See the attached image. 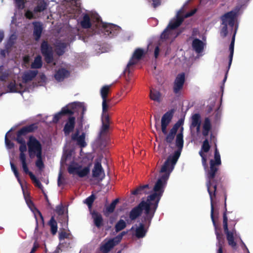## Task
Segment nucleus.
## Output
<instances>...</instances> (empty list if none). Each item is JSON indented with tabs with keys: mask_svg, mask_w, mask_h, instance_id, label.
<instances>
[{
	"mask_svg": "<svg viewBox=\"0 0 253 253\" xmlns=\"http://www.w3.org/2000/svg\"><path fill=\"white\" fill-rule=\"evenodd\" d=\"M39 244L37 242H35L34 244L33 247L32 249V250L30 253H34L36 252V251L39 248Z\"/></svg>",
	"mask_w": 253,
	"mask_h": 253,
	"instance_id": "obj_55",
	"label": "nucleus"
},
{
	"mask_svg": "<svg viewBox=\"0 0 253 253\" xmlns=\"http://www.w3.org/2000/svg\"><path fill=\"white\" fill-rule=\"evenodd\" d=\"M126 222L123 219H120L115 225L116 232H119L124 229L126 227Z\"/></svg>",
	"mask_w": 253,
	"mask_h": 253,
	"instance_id": "obj_44",
	"label": "nucleus"
},
{
	"mask_svg": "<svg viewBox=\"0 0 253 253\" xmlns=\"http://www.w3.org/2000/svg\"><path fill=\"white\" fill-rule=\"evenodd\" d=\"M197 11L196 9L185 13V6L182 7L177 13L176 18L171 20L167 29L161 35V40L171 42L179 34L177 28L181 24L184 18L193 15Z\"/></svg>",
	"mask_w": 253,
	"mask_h": 253,
	"instance_id": "obj_3",
	"label": "nucleus"
},
{
	"mask_svg": "<svg viewBox=\"0 0 253 253\" xmlns=\"http://www.w3.org/2000/svg\"><path fill=\"white\" fill-rule=\"evenodd\" d=\"M237 28L236 27V29L234 30V32L233 35V37L232 39V41L229 46V50H230V55H229V65H228V69H229L231 64L232 63V59H233V53H234V42H235V35L237 32Z\"/></svg>",
	"mask_w": 253,
	"mask_h": 253,
	"instance_id": "obj_32",
	"label": "nucleus"
},
{
	"mask_svg": "<svg viewBox=\"0 0 253 253\" xmlns=\"http://www.w3.org/2000/svg\"><path fill=\"white\" fill-rule=\"evenodd\" d=\"M30 1V0H15V3L17 8L23 9L24 7L25 3Z\"/></svg>",
	"mask_w": 253,
	"mask_h": 253,
	"instance_id": "obj_47",
	"label": "nucleus"
},
{
	"mask_svg": "<svg viewBox=\"0 0 253 253\" xmlns=\"http://www.w3.org/2000/svg\"><path fill=\"white\" fill-rule=\"evenodd\" d=\"M201 117L199 114L192 115L191 117L190 126L191 131H196L198 135H200L201 133L205 136L208 135L211 128L210 120L208 118L205 119L202 124V129H201Z\"/></svg>",
	"mask_w": 253,
	"mask_h": 253,
	"instance_id": "obj_6",
	"label": "nucleus"
},
{
	"mask_svg": "<svg viewBox=\"0 0 253 253\" xmlns=\"http://www.w3.org/2000/svg\"><path fill=\"white\" fill-rule=\"evenodd\" d=\"M46 7V3L43 0H39L37 5L34 9V13L30 10H27L25 13V16L28 19L36 18L37 13L43 11Z\"/></svg>",
	"mask_w": 253,
	"mask_h": 253,
	"instance_id": "obj_19",
	"label": "nucleus"
},
{
	"mask_svg": "<svg viewBox=\"0 0 253 253\" xmlns=\"http://www.w3.org/2000/svg\"><path fill=\"white\" fill-rule=\"evenodd\" d=\"M81 26L85 29L90 28L91 25L90 19L87 14H84L83 19L80 21Z\"/></svg>",
	"mask_w": 253,
	"mask_h": 253,
	"instance_id": "obj_37",
	"label": "nucleus"
},
{
	"mask_svg": "<svg viewBox=\"0 0 253 253\" xmlns=\"http://www.w3.org/2000/svg\"><path fill=\"white\" fill-rule=\"evenodd\" d=\"M19 151L20 152L19 155V159L21 163L23 170H27L28 163L27 160L26 155L25 152L27 151V147L26 143L21 144L19 147Z\"/></svg>",
	"mask_w": 253,
	"mask_h": 253,
	"instance_id": "obj_25",
	"label": "nucleus"
},
{
	"mask_svg": "<svg viewBox=\"0 0 253 253\" xmlns=\"http://www.w3.org/2000/svg\"><path fill=\"white\" fill-rule=\"evenodd\" d=\"M149 2H152V5L156 7L160 4V0H147Z\"/></svg>",
	"mask_w": 253,
	"mask_h": 253,
	"instance_id": "obj_54",
	"label": "nucleus"
},
{
	"mask_svg": "<svg viewBox=\"0 0 253 253\" xmlns=\"http://www.w3.org/2000/svg\"><path fill=\"white\" fill-rule=\"evenodd\" d=\"M91 159L84 158L82 161H73L68 167V172L73 176L85 177L90 171Z\"/></svg>",
	"mask_w": 253,
	"mask_h": 253,
	"instance_id": "obj_5",
	"label": "nucleus"
},
{
	"mask_svg": "<svg viewBox=\"0 0 253 253\" xmlns=\"http://www.w3.org/2000/svg\"><path fill=\"white\" fill-rule=\"evenodd\" d=\"M62 172H61V171H60L59 175H58V185L59 186H60L62 184Z\"/></svg>",
	"mask_w": 253,
	"mask_h": 253,
	"instance_id": "obj_56",
	"label": "nucleus"
},
{
	"mask_svg": "<svg viewBox=\"0 0 253 253\" xmlns=\"http://www.w3.org/2000/svg\"><path fill=\"white\" fill-rule=\"evenodd\" d=\"M91 214L94 224L98 228H100L103 224V218L102 215L100 213L95 211L91 212Z\"/></svg>",
	"mask_w": 253,
	"mask_h": 253,
	"instance_id": "obj_29",
	"label": "nucleus"
},
{
	"mask_svg": "<svg viewBox=\"0 0 253 253\" xmlns=\"http://www.w3.org/2000/svg\"><path fill=\"white\" fill-rule=\"evenodd\" d=\"M159 54V47L158 46H156L155 49L154 51V55L155 58H157Z\"/></svg>",
	"mask_w": 253,
	"mask_h": 253,
	"instance_id": "obj_58",
	"label": "nucleus"
},
{
	"mask_svg": "<svg viewBox=\"0 0 253 253\" xmlns=\"http://www.w3.org/2000/svg\"><path fill=\"white\" fill-rule=\"evenodd\" d=\"M37 71L29 70L25 72L22 76V82L17 83L15 80L10 82L7 85V89L10 92L23 93L25 91H30L32 89L31 81L37 76Z\"/></svg>",
	"mask_w": 253,
	"mask_h": 253,
	"instance_id": "obj_4",
	"label": "nucleus"
},
{
	"mask_svg": "<svg viewBox=\"0 0 253 253\" xmlns=\"http://www.w3.org/2000/svg\"><path fill=\"white\" fill-rule=\"evenodd\" d=\"M10 164L11 169H12V171L13 172L15 176L16 177L18 182L19 183V184H20V185L21 186V188H22L23 192V194H24V196L25 198V201H26L28 206L30 209V210L33 212H34L35 214V211H36L39 214V215L41 216V217L42 219V217L41 213L34 207L33 203L32 202L31 200H30V197L28 196V195H27L25 193V192L23 189V186H22V184L21 183V181L19 177V173H18V171L16 168L15 167V166H14V165L13 164V163L12 162H10Z\"/></svg>",
	"mask_w": 253,
	"mask_h": 253,
	"instance_id": "obj_13",
	"label": "nucleus"
},
{
	"mask_svg": "<svg viewBox=\"0 0 253 253\" xmlns=\"http://www.w3.org/2000/svg\"><path fill=\"white\" fill-rule=\"evenodd\" d=\"M3 37H4L3 32L2 31L0 30V42H1L2 41Z\"/></svg>",
	"mask_w": 253,
	"mask_h": 253,
	"instance_id": "obj_59",
	"label": "nucleus"
},
{
	"mask_svg": "<svg viewBox=\"0 0 253 253\" xmlns=\"http://www.w3.org/2000/svg\"><path fill=\"white\" fill-rule=\"evenodd\" d=\"M227 221V217L226 214L224 213L223 221V228L224 232L226 235L227 240L229 245L233 249H236L237 243H238L239 241H240L243 245V247L245 248L248 252H249L247 247L241 240L240 235L237 233L236 230L234 228L231 230H228Z\"/></svg>",
	"mask_w": 253,
	"mask_h": 253,
	"instance_id": "obj_9",
	"label": "nucleus"
},
{
	"mask_svg": "<svg viewBox=\"0 0 253 253\" xmlns=\"http://www.w3.org/2000/svg\"><path fill=\"white\" fill-rule=\"evenodd\" d=\"M15 39L16 36L15 35H12L7 41V44L6 45V48H8L9 46H11L14 43V41Z\"/></svg>",
	"mask_w": 253,
	"mask_h": 253,
	"instance_id": "obj_53",
	"label": "nucleus"
},
{
	"mask_svg": "<svg viewBox=\"0 0 253 253\" xmlns=\"http://www.w3.org/2000/svg\"><path fill=\"white\" fill-rule=\"evenodd\" d=\"M85 133L81 132L79 129H77L76 132L72 135V139L77 142V144L81 148L86 146V143L84 141Z\"/></svg>",
	"mask_w": 253,
	"mask_h": 253,
	"instance_id": "obj_24",
	"label": "nucleus"
},
{
	"mask_svg": "<svg viewBox=\"0 0 253 253\" xmlns=\"http://www.w3.org/2000/svg\"><path fill=\"white\" fill-rule=\"evenodd\" d=\"M23 60L25 63H28L29 61V56H25L24 57Z\"/></svg>",
	"mask_w": 253,
	"mask_h": 253,
	"instance_id": "obj_60",
	"label": "nucleus"
},
{
	"mask_svg": "<svg viewBox=\"0 0 253 253\" xmlns=\"http://www.w3.org/2000/svg\"><path fill=\"white\" fill-rule=\"evenodd\" d=\"M42 57L40 55L37 56L34 62L31 64V68L33 69H39L42 67Z\"/></svg>",
	"mask_w": 253,
	"mask_h": 253,
	"instance_id": "obj_41",
	"label": "nucleus"
},
{
	"mask_svg": "<svg viewBox=\"0 0 253 253\" xmlns=\"http://www.w3.org/2000/svg\"><path fill=\"white\" fill-rule=\"evenodd\" d=\"M5 51L4 50H2L1 52V55L3 56H5Z\"/></svg>",
	"mask_w": 253,
	"mask_h": 253,
	"instance_id": "obj_62",
	"label": "nucleus"
},
{
	"mask_svg": "<svg viewBox=\"0 0 253 253\" xmlns=\"http://www.w3.org/2000/svg\"><path fill=\"white\" fill-rule=\"evenodd\" d=\"M240 10L239 7H236L233 10L226 13L221 17L222 25H223L220 31V35L223 37H225L229 31L233 30L235 25L238 28L236 24V17ZM236 27H235V29Z\"/></svg>",
	"mask_w": 253,
	"mask_h": 253,
	"instance_id": "obj_7",
	"label": "nucleus"
},
{
	"mask_svg": "<svg viewBox=\"0 0 253 253\" xmlns=\"http://www.w3.org/2000/svg\"><path fill=\"white\" fill-rule=\"evenodd\" d=\"M28 154L30 158L39 157L42 155V147L40 142L35 137H29L27 142Z\"/></svg>",
	"mask_w": 253,
	"mask_h": 253,
	"instance_id": "obj_11",
	"label": "nucleus"
},
{
	"mask_svg": "<svg viewBox=\"0 0 253 253\" xmlns=\"http://www.w3.org/2000/svg\"><path fill=\"white\" fill-rule=\"evenodd\" d=\"M183 136L182 131L178 133L176 137L175 145L178 150L172 155L169 156L160 171L159 176L152 193L148 197L146 201H142L139 205L134 208L130 212L129 217L131 220L136 219L143 211L145 214V222L150 223L154 213L157 208L159 201L164 191L167 181L170 173L173 170L183 146Z\"/></svg>",
	"mask_w": 253,
	"mask_h": 253,
	"instance_id": "obj_1",
	"label": "nucleus"
},
{
	"mask_svg": "<svg viewBox=\"0 0 253 253\" xmlns=\"http://www.w3.org/2000/svg\"><path fill=\"white\" fill-rule=\"evenodd\" d=\"M92 176L97 180H102L105 177V172L101 164V159L96 160L92 169Z\"/></svg>",
	"mask_w": 253,
	"mask_h": 253,
	"instance_id": "obj_17",
	"label": "nucleus"
},
{
	"mask_svg": "<svg viewBox=\"0 0 253 253\" xmlns=\"http://www.w3.org/2000/svg\"><path fill=\"white\" fill-rule=\"evenodd\" d=\"M118 201V199H116L113 201L111 204L106 208L104 211V214L108 216L109 214L112 213L114 211Z\"/></svg>",
	"mask_w": 253,
	"mask_h": 253,
	"instance_id": "obj_40",
	"label": "nucleus"
},
{
	"mask_svg": "<svg viewBox=\"0 0 253 253\" xmlns=\"http://www.w3.org/2000/svg\"><path fill=\"white\" fill-rule=\"evenodd\" d=\"M49 224L50 226L51 233L53 235L55 234L57 231V225L56 221L55 220L53 217H52L50 219Z\"/></svg>",
	"mask_w": 253,
	"mask_h": 253,
	"instance_id": "obj_43",
	"label": "nucleus"
},
{
	"mask_svg": "<svg viewBox=\"0 0 253 253\" xmlns=\"http://www.w3.org/2000/svg\"><path fill=\"white\" fill-rule=\"evenodd\" d=\"M94 199V196L93 195H91L84 200V203L88 206L89 208H90Z\"/></svg>",
	"mask_w": 253,
	"mask_h": 253,
	"instance_id": "obj_48",
	"label": "nucleus"
},
{
	"mask_svg": "<svg viewBox=\"0 0 253 253\" xmlns=\"http://www.w3.org/2000/svg\"><path fill=\"white\" fill-rule=\"evenodd\" d=\"M91 19L92 21L96 22L95 26L101 28L100 30L101 32L104 33L105 35L109 36L111 37H113L117 35L120 31V27L117 25L103 23L100 20L99 16L96 13L92 14Z\"/></svg>",
	"mask_w": 253,
	"mask_h": 253,
	"instance_id": "obj_10",
	"label": "nucleus"
},
{
	"mask_svg": "<svg viewBox=\"0 0 253 253\" xmlns=\"http://www.w3.org/2000/svg\"><path fill=\"white\" fill-rule=\"evenodd\" d=\"M218 211L214 210V208H211V216L214 227L215 233L216 236V239L217 240V246L218 247V249L217 253H222V247L224 243V237L222 234H220L218 231L217 226L215 223V220L218 218Z\"/></svg>",
	"mask_w": 253,
	"mask_h": 253,
	"instance_id": "obj_12",
	"label": "nucleus"
},
{
	"mask_svg": "<svg viewBox=\"0 0 253 253\" xmlns=\"http://www.w3.org/2000/svg\"><path fill=\"white\" fill-rule=\"evenodd\" d=\"M33 24L34 26V35L36 40L38 41L40 39L42 32V25L39 22H34Z\"/></svg>",
	"mask_w": 253,
	"mask_h": 253,
	"instance_id": "obj_35",
	"label": "nucleus"
},
{
	"mask_svg": "<svg viewBox=\"0 0 253 253\" xmlns=\"http://www.w3.org/2000/svg\"><path fill=\"white\" fill-rule=\"evenodd\" d=\"M69 73L68 71L65 69H60L54 75L55 79L58 81L61 82L63 81L65 78L68 77Z\"/></svg>",
	"mask_w": 253,
	"mask_h": 253,
	"instance_id": "obj_30",
	"label": "nucleus"
},
{
	"mask_svg": "<svg viewBox=\"0 0 253 253\" xmlns=\"http://www.w3.org/2000/svg\"><path fill=\"white\" fill-rule=\"evenodd\" d=\"M41 51L47 63L53 61V50L52 47L46 42H43L41 45Z\"/></svg>",
	"mask_w": 253,
	"mask_h": 253,
	"instance_id": "obj_20",
	"label": "nucleus"
},
{
	"mask_svg": "<svg viewBox=\"0 0 253 253\" xmlns=\"http://www.w3.org/2000/svg\"><path fill=\"white\" fill-rule=\"evenodd\" d=\"M75 118L74 117H70L67 120L64 128V131L66 135H69L75 126Z\"/></svg>",
	"mask_w": 253,
	"mask_h": 253,
	"instance_id": "obj_27",
	"label": "nucleus"
},
{
	"mask_svg": "<svg viewBox=\"0 0 253 253\" xmlns=\"http://www.w3.org/2000/svg\"><path fill=\"white\" fill-rule=\"evenodd\" d=\"M185 81V74H179L176 76L173 85V91L175 93H179L182 89Z\"/></svg>",
	"mask_w": 253,
	"mask_h": 253,
	"instance_id": "obj_23",
	"label": "nucleus"
},
{
	"mask_svg": "<svg viewBox=\"0 0 253 253\" xmlns=\"http://www.w3.org/2000/svg\"><path fill=\"white\" fill-rule=\"evenodd\" d=\"M162 131L164 134H166L167 133V126L162 125Z\"/></svg>",
	"mask_w": 253,
	"mask_h": 253,
	"instance_id": "obj_57",
	"label": "nucleus"
},
{
	"mask_svg": "<svg viewBox=\"0 0 253 253\" xmlns=\"http://www.w3.org/2000/svg\"><path fill=\"white\" fill-rule=\"evenodd\" d=\"M148 184L145 185L143 186L137 188L135 190L132 191L131 193L133 195L143 194L147 193L146 189L148 188Z\"/></svg>",
	"mask_w": 253,
	"mask_h": 253,
	"instance_id": "obj_42",
	"label": "nucleus"
},
{
	"mask_svg": "<svg viewBox=\"0 0 253 253\" xmlns=\"http://www.w3.org/2000/svg\"><path fill=\"white\" fill-rule=\"evenodd\" d=\"M56 211L59 215H63L65 212L66 209L62 205H59L56 207Z\"/></svg>",
	"mask_w": 253,
	"mask_h": 253,
	"instance_id": "obj_49",
	"label": "nucleus"
},
{
	"mask_svg": "<svg viewBox=\"0 0 253 253\" xmlns=\"http://www.w3.org/2000/svg\"><path fill=\"white\" fill-rule=\"evenodd\" d=\"M200 40L197 38H193L192 42V49L198 54L199 56L203 55L204 48L206 46V39Z\"/></svg>",
	"mask_w": 253,
	"mask_h": 253,
	"instance_id": "obj_18",
	"label": "nucleus"
},
{
	"mask_svg": "<svg viewBox=\"0 0 253 253\" xmlns=\"http://www.w3.org/2000/svg\"><path fill=\"white\" fill-rule=\"evenodd\" d=\"M41 79L43 82H44L45 81L46 77L44 75H42L41 76Z\"/></svg>",
	"mask_w": 253,
	"mask_h": 253,
	"instance_id": "obj_61",
	"label": "nucleus"
},
{
	"mask_svg": "<svg viewBox=\"0 0 253 253\" xmlns=\"http://www.w3.org/2000/svg\"><path fill=\"white\" fill-rule=\"evenodd\" d=\"M86 110V108L84 103L75 102L69 104L63 107L60 112L54 116L52 122L57 123L64 114H72L76 112L81 114V119L82 120Z\"/></svg>",
	"mask_w": 253,
	"mask_h": 253,
	"instance_id": "obj_8",
	"label": "nucleus"
},
{
	"mask_svg": "<svg viewBox=\"0 0 253 253\" xmlns=\"http://www.w3.org/2000/svg\"><path fill=\"white\" fill-rule=\"evenodd\" d=\"M150 98L156 102H160L161 101V95L159 91L154 89H151L150 93Z\"/></svg>",
	"mask_w": 253,
	"mask_h": 253,
	"instance_id": "obj_38",
	"label": "nucleus"
},
{
	"mask_svg": "<svg viewBox=\"0 0 253 253\" xmlns=\"http://www.w3.org/2000/svg\"><path fill=\"white\" fill-rule=\"evenodd\" d=\"M71 156V152H67V151H64V154L62 158V162L66 161L68 159H70Z\"/></svg>",
	"mask_w": 253,
	"mask_h": 253,
	"instance_id": "obj_51",
	"label": "nucleus"
},
{
	"mask_svg": "<svg viewBox=\"0 0 253 253\" xmlns=\"http://www.w3.org/2000/svg\"><path fill=\"white\" fill-rule=\"evenodd\" d=\"M179 126V125L175 124L173 126V127L170 129V132L167 135L166 138V140L167 142H168L169 143H170L172 142Z\"/></svg>",
	"mask_w": 253,
	"mask_h": 253,
	"instance_id": "obj_31",
	"label": "nucleus"
},
{
	"mask_svg": "<svg viewBox=\"0 0 253 253\" xmlns=\"http://www.w3.org/2000/svg\"><path fill=\"white\" fill-rule=\"evenodd\" d=\"M110 87V85H105L101 89V95L103 99L102 118H104L105 115L107 117H109L107 113V110L109 106L107 104V96L109 91Z\"/></svg>",
	"mask_w": 253,
	"mask_h": 253,
	"instance_id": "obj_21",
	"label": "nucleus"
},
{
	"mask_svg": "<svg viewBox=\"0 0 253 253\" xmlns=\"http://www.w3.org/2000/svg\"><path fill=\"white\" fill-rule=\"evenodd\" d=\"M36 127L35 125L33 124L28 126H25L21 128L17 133L16 140L20 144L25 143V140L23 136L26 135L27 133L33 131Z\"/></svg>",
	"mask_w": 253,
	"mask_h": 253,
	"instance_id": "obj_22",
	"label": "nucleus"
},
{
	"mask_svg": "<svg viewBox=\"0 0 253 253\" xmlns=\"http://www.w3.org/2000/svg\"><path fill=\"white\" fill-rule=\"evenodd\" d=\"M226 76H225V78H224V79L223 81H224V82H225V81H226Z\"/></svg>",
	"mask_w": 253,
	"mask_h": 253,
	"instance_id": "obj_64",
	"label": "nucleus"
},
{
	"mask_svg": "<svg viewBox=\"0 0 253 253\" xmlns=\"http://www.w3.org/2000/svg\"><path fill=\"white\" fill-rule=\"evenodd\" d=\"M12 77L8 73H4L0 77V80L1 81H9L11 79Z\"/></svg>",
	"mask_w": 253,
	"mask_h": 253,
	"instance_id": "obj_52",
	"label": "nucleus"
},
{
	"mask_svg": "<svg viewBox=\"0 0 253 253\" xmlns=\"http://www.w3.org/2000/svg\"><path fill=\"white\" fill-rule=\"evenodd\" d=\"M144 51L141 48L136 49L128 63L126 69L124 71V74L126 75L127 74L129 75L131 72V67L136 64L143 55Z\"/></svg>",
	"mask_w": 253,
	"mask_h": 253,
	"instance_id": "obj_16",
	"label": "nucleus"
},
{
	"mask_svg": "<svg viewBox=\"0 0 253 253\" xmlns=\"http://www.w3.org/2000/svg\"><path fill=\"white\" fill-rule=\"evenodd\" d=\"M59 240L60 242H62L65 239H70L72 238V235L69 232L65 231H62L59 233Z\"/></svg>",
	"mask_w": 253,
	"mask_h": 253,
	"instance_id": "obj_45",
	"label": "nucleus"
},
{
	"mask_svg": "<svg viewBox=\"0 0 253 253\" xmlns=\"http://www.w3.org/2000/svg\"><path fill=\"white\" fill-rule=\"evenodd\" d=\"M23 171L25 173L28 174L30 176L31 180L33 181L35 186L41 189H42L43 186L42 183L39 181V180L37 178L35 175L32 172L29 171L28 167L27 168V170H23Z\"/></svg>",
	"mask_w": 253,
	"mask_h": 253,
	"instance_id": "obj_36",
	"label": "nucleus"
},
{
	"mask_svg": "<svg viewBox=\"0 0 253 253\" xmlns=\"http://www.w3.org/2000/svg\"><path fill=\"white\" fill-rule=\"evenodd\" d=\"M69 40L65 42L57 41L55 43V50L58 55H62L65 52V49L69 43Z\"/></svg>",
	"mask_w": 253,
	"mask_h": 253,
	"instance_id": "obj_26",
	"label": "nucleus"
},
{
	"mask_svg": "<svg viewBox=\"0 0 253 253\" xmlns=\"http://www.w3.org/2000/svg\"><path fill=\"white\" fill-rule=\"evenodd\" d=\"M102 126L100 132V137L106 135L108 132L109 128V117L105 115L104 118H102Z\"/></svg>",
	"mask_w": 253,
	"mask_h": 253,
	"instance_id": "obj_28",
	"label": "nucleus"
},
{
	"mask_svg": "<svg viewBox=\"0 0 253 253\" xmlns=\"http://www.w3.org/2000/svg\"><path fill=\"white\" fill-rule=\"evenodd\" d=\"M126 234V232H123L113 239L108 240L100 247V250L103 253H107L116 245L118 244L122 240L123 237Z\"/></svg>",
	"mask_w": 253,
	"mask_h": 253,
	"instance_id": "obj_15",
	"label": "nucleus"
},
{
	"mask_svg": "<svg viewBox=\"0 0 253 253\" xmlns=\"http://www.w3.org/2000/svg\"><path fill=\"white\" fill-rule=\"evenodd\" d=\"M210 149V145L208 139H206L203 143L201 150L199 154L202 157V164L206 170V185L209 192L210 199L211 209L213 208V198L215 196V193L216 190L217 182L215 179V174L217 170V167L221 164L220 156L217 148H215L214 152V159L210 161V169H208L207 161L208 160V154Z\"/></svg>",
	"mask_w": 253,
	"mask_h": 253,
	"instance_id": "obj_2",
	"label": "nucleus"
},
{
	"mask_svg": "<svg viewBox=\"0 0 253 253\" xmlns=\"http://www.w3.org/2000/svg\"><path fill=\"white\" fill-rule=\"evenodd\" d=\"M172 113L167 112L162 118L161 124L168 126L172 118Z\"/></svg>",
	"mask_w": 253,
	"mask_h": 253,
	"instance_id": "obj_39",
	"label": "nucleus"
},
{
	"mask_svg": "<svg viewBox=\"0 0 253 253\" xmlns=\"http://www.w3.org/2000/svg\"><path fill=\"white\" fill-rule=\"evenodd\" d=\"M8 136H9V131L5 135V145H6V146L7 148V149H11V148H12L13 147L14 144H13V143L12 142H11L10 141H9L8 139Z\"/></svg>",
	"mask_w": 253,
	"mask_h": 253,
	"instance_id": "obj_50",
	"label": "nucleus"
},
{
	"mask_svg": "<svg viewBox=\"0 0 253 253\" xmlns=\"http://www.w3.org/2000/svg\"><path fill=\"white\" fill-rule=\"evenodd\" d=\"M237 28L236 27V29L234 30V32L233 35V37L232 39V41L229 46V50H230V55H229V65H228V69H229L231 64L232 63V59H233V53H234V42H235V35L237 32Z\"/></svg>",
	"mask_w": 253,
	"mask_h": 253,
	"instance_id": "obj_33",
	"label": "nucleus"
},
{
	"mask_svg": "<svg viewBox=\"0 0 253 253\" xmlns=\"http://www.w3.org/2000/svg\"><path fill=\"white\" fill-rule=\"evenodd\" d=\"M37 160L36 162V166L40 170H42L44 168V164L42 160V155L39 157H37Z\"/></svg>",
	"mask_w": 253,
	"mask_h": 253,
	"instance_id": "obj_46",
	"label": "nucleus"
},
{
	"mask_svg": "<svg viewBox=\"0 0 253 253\" xmlns=\"http://www.w3.org/2000/svg\"><path fill=\"white\" fill-rule=\"evenodd\" d=\"M150 46H151L150 45H148V49H149V50H151L150 49Z\"/></svg>",
	"mask_w": 253,
	"mask_h": 253,
	"instance_id": "obj_63",
	"label": "nucleus"
},
{
	"mask_svg": "<svg viewBox=\"0 0 253 253\" xmlns=\"http://www.w3.org/2000/svg\"><path fill=\"white\" fill-rule=\"evenodd\" d=\"M150 224H149L148 221L146 222L144 220L142 221V223H140L138 225L133 226L130 229L132 236H135L137 238L144 237Z\"/></svg>",
	"mask_w": 253,
	"mask_h": 253,
	"instance_id": "obj_14",
	"label": "nucleus"
},
{
	"mask_svg": "<svg viewBox=\"0 0 253 253\" xmlns=\"http://www.w3.org/2000/svg\"><path fill=\"white\" fill-rule=\"evenodd\" d=\"M237 28L236 27V29L234 30V32L233 35V37L232 39V41L229 46V50H230V55H229V65H228V69H229L231 64L232 63V59H233V53H234V42H235V35L237 32Z\"/></svg>",
	"mask_w": 253,
	"mask_h": 253,
	"instance_id": "obj_34",
	"label": "nucleus"
}]
</instances>
